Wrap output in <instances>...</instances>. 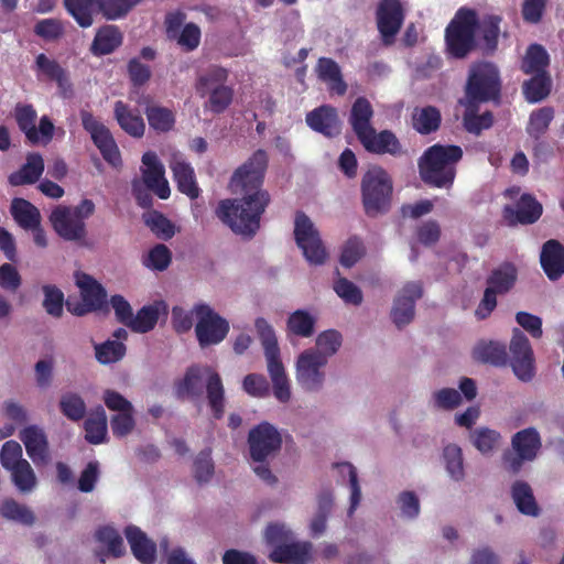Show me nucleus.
<instances>
[{"label":"nucleus","mask_w":564,"mask_h":564,"mask_svg":"<svg viewBox=\"0 0 564 564\" xmlns=\"http://www.w3.org/2000/svg\"><path fill=\"white\" fill-rule=\"evenodd\" d=\"M143 0H102L101 15L109 21L126 18Z\"/></svg>","instance_id":"nucleus-54"},{"label":"nucleus","mask_w":564,"mask_h":564,"mask_svg":"<svg viewBox=\"0 0 564 564\" xmlns=\"http://www.w3.org/2000/svg\"><path fill=\"white\" fill-rule=\"evenodd\" d=\"M441 122V111L434 106L416 107L412 112V127L421 134L435 132Z\"/></svg>","instance_id":"nucleus-40"},{"label":"nucleus","mask_w":564,"mask_h":564,"mask_svg":"<svg viewBox=\"0 0 564 564\" xmlns=\"http://www.w3.org/2000/svg\"><path fill=\"white\" fill-rule=\"evenodd\" d=\"M79 115L83 128L90 134L104 160L115 167L121 165V154L110 130L91 112L82 110Z\"/></svg>","instance_id":"nucleus-14"},{"label":"nucleus","mask_w":564,"mask_h":564,"mask_svg":"<svg viewBox=\"0 0 564 564\" xmlns=\"http://www.w3.org/2000/svg\"><path fill=\"white\" fill-rule=\"evenodd\" d=\"M500 434L488 427H480L471 433L474 446L481 453L491 452L498 444Z\"/></svg>","instance_id":"nucleus-64"},{"label":"nucleus","mask_w":564,"mask_h":564,"mask_svg":"<svg viewBox=\"0 0 564 564\" xmlns=\"http://www.w3.org/2000/svg\"><path fill=\"white\" fill-rule=\"evenodd\" d=\"M361 202L365 214L370 218L387 214L391 207L393 183L381 166L369 169L361 180Z\"/></svg>","instance_id":"nucleus-4"},{"label":"nucleus","mask_w":564,"mask_h":564,"mask_svg":"<svg viewBox=\"0 0 564 564\" xmlns=\"http://www.w3.org/2000/svg\"><path fill=\"white\" fill-rule=\"evenodd\" d=\"M14 118L29 143L47 145L53 140L55 128L52 120L47 116H43L40 119L39 128H36L37 113L32 105H17Z\"/></svg>","instance_id":"nucleus-12"},{"label":"nucleus","mask_w":564,"mask_h":564,"mask_svg":"<svg viewBox=\"0 0 564 564\" xmlns=\"http://www.w3.org/2000/svg\"><path fill=\"white\" fill-rule=\"evenodd\" d=\"M463 154V149L455 144L436 143L429 147L417 163L421 180L430 187L451 189Z\"/></svg>","instance_id":"nucleus-3"},{"label":"nucleus","mask_w":564,"mask_h":564,"mask_svg":"<svg viewBox=\"0 0 564 564\" xmlns=\"http://www.w3.org/2000/svg\"><path fill=\"white\" fill-rule=\"evenodd\" d=\"M126 351V345L118 340H106L102 344L95 345L96 359L102 365L121 360L124 357Z\"/></svg>","instance_id":"nucleus-56"},{"label":"nucleus","mask_w":564,"mask_h":564,"mask_svg":"<svg viewBox=\"0 0 564 564\" xmlns=\"http://www.w3.org/2000/svg\"><path fill=\"white\" fill-rule=\"evenodd\" d=\"M423 295L422 285L417 282L406 283L394 300L391 318L400 329L410 324L415 314V301Z\"/></svg>","instance_id":"nucleus-19"},{"label":"nucleus","mask_w":564,"mask_h":564,"mask_svg":"<svg viewBox=\"0 0 564 564\" xmlns=\"http://www.w3.org/2000/svg\"><path fill=\"white\" fill-rule=\"evenodd\" d=\"M501 79L498 67L490 62L474 64L465 87V100L471 104L500 99Z\"/></svg>","instance_id":"nucleus-7"},{"label":"nucleus","mask_w":564,"mask_h":564,"mask_svg":"<svg viewBox=\"0 0 564 564\" xmlns=\"http://www.w3.org/2000/svg\"><path fill=\"white\" fill-rule=\"evenodd\" d=\"M101 1L102 0H63L68 14L84 29L93 25L94 15L96 13H101Z\"/></svg>","instance_id":"nucleus-32"},{"label":"nucleus","mask_w":564,"mask_h":564,"mask_svg":"<svg viewBox=\"0 0 564 564\" xmlns=\"http://www.w3.org/2000/svg\"><path fill=\"white\" fill-rule=\"evenodd\" d=\"M514 452H506L502 456L505 468L516 475L524 462L533 460L541 447V438L534 427H528L517 432L511 440Z\"/></svg>","instance_id":"nucleus-10"},{"label":"nucleus","mask_w":564,"mask_h":564,"mask_svg":"<svg viewBox=\"0 0 564 564\" xmlns=\"http://www.w3.org/2000/svg\"><path fill=\"white\" fill-rule=\"evenodd\" d=\"M126 539L134 557L142 564H154L156 560V545L147 534L135 525H128L124 530Z\"/></svg>","instance_id":"nucleus-25"},{"label":"nucleus","mask_w":564,"mask_h":564,"mask_svg":"<svg viewBox=\"0 0 564 564\" xmlns=\"http://www.w3.org/2000/svg\"><path fill=\"white\" fill-rule=\"evenodd\" d=\"M42 291L44 293L43 307L45 312L55 318H59L63 315L64 293L56 285L51 284L43 285Z\"/></svg>","instance_id":"nucleus-58"},{"label":"nucleus","mask_w":564,"mask_h":564,"mask_svg":"<svg viewBox=\"0 0 564 564\" xmlns=\"http://www.w3.org/2000/svg\"><path fill=\"white\" fill-rule=\"evenodd\" d=\"M170 167L173 173V178L176 182L177 189L191 199H196L200 194V189L196 183L195 172L191 164L180 156L174 155L170 163Z\"/></svg>","instance_id":"nucleus-28"},{"label":"nucleus","mask_w":564,"mask_h":564,"mask_svg":"<svg viewBox=\"0 0 564 564\" xmlns=\"http://www.w3.org/2000/svg\"><path fill=\"white\" fill-rule=\"evenodd\" d=\"M365 252L366 249L362 240L357 236H352L343 247L340 263L346 268H351L364 257Z\"/></svg>","instance_id":"nucleus-61"},{"label":"nucleus","mask_w":564,"mask_h":564,"mask_svg":"<svg viewBox=\"0 0 564 564\" xmlns=\"http://www.w3.org/2000/svg\"><path fill=\"white\" fill-rule=\"evenodd\" d=\"M196 315L195 335L200 348L220 344L228 335L230 326L208 304L199 303L194 306Z\"/></svg>","instance_id":"nucleus-8"},{"label":"nucleus","mask_w":564,"mask_h":564,"mask_svg":"<svg viewBox=\"0 0 564 564\" xmlns=\"http://www.w3.org/2000/svg\"><path fill=\"white\" fill-rule=\"evenodd\" d=\"M312 543L293 542L278 545L269 554V560L280 564H308L312 561Z\"/></svg>","instance_id":"nucleus-24"},{"label":"nucleus","mask_w":564,"mask_h":564,"mask_svg":"<svg viewBox=\"0 0 564 564\" xmlns=\"http://www.w3.org/2000/svg\"><path fill=\"white\" fill-rule=\"evenodd\" d=\"M20 440L25 446L26 454L35 465H44L48 458V444L43 430L35 425L22 430Z\"/></svg>","instance_id":"nucleus-26"},{"label":"nucleus","mask_w":564,"mask_h":564,"mask_svg":"<svg viewBox=\"0 0 564 564\" xmlns=\"http://www.w3.org/2000/svg\"><path fill=\"white\" fill-rule=\"evenodd\" d=\"M365 150L372 154H390L394 158L404 154L402 144L391 130L377 132L375 128L358 139Z\"/></svg>","instance_id":"nucleus-22"},{"label":"nucleus","mask_w":564,"mask_h":564,"mask_svg":"<svg viewBox=\"0 0 564 564\" xmlns=\"http://www.w3.org/2000/svg\"><path fill=\"white\" fill-rule=\"evenodd\" d=\"M0 512L3 518L18 521L23 524L30 525L34 522L33 512L13 499L4 500L0 507Z\"/></svg>","instance_id":"nucleus-57"},{"label":"nucleus","mask_w":564,"mask_h":564,"mask_svg":"<svg viewBox=\"0 0 564 564\" xmlns=\"http://www.w3.org/2000/svg\"><path fill=\"white\" fill-rule=\"evenodd\" d=\"M228 75L226 68L213 65L196 79L197 95L202 98L208 96L204 108L215 115L225 112L234 100V89L226 85Z\"/></svg>","instance_id":"nucleus-6"},{"label":"nucleus","mask_w":564,"mask_h":564,"mask_svg":"<svg viewBox=\"0 0 564 564\" xmlns=\"http://www.w3.org/2000/svg\"><path fill=\"white\" fill-rule=\"evenodd\" d=\"M85 440L89 444H101L107 438V415L105 409L97 406L84 422Z\"/></svg>","instance_id":"nucleus-37"},{"label":"nucleus","mask_w":564,"mask_h":564,"mask_svg":"<svg viewBox=\"0 0 564 564\" xmlns=\"http://www.w3.org/2000/svg\"><path fill=\"white\" fill-rule=\"evenodd\" d=\"M267 364L275 399L282 403L289 402L291 399L290 381L281 358L268 361Z\"/></svg>","instance_id":"nucleus-47"},{"label":"nucleus","mask_w":564,"mask_h":564,"mask_svg":"<svg viewBox=\"0 0 564 564\" xmlns=\"http://www.w3.org/2000/svg\"><path fill=\"white\" fill-rule=\"evenodd\" d=\"M50 221L55 232L64 240L85 245L86 224L82 217L74 214L72 207L64 205L55 207L51 213Z\"/></svg>","instance_id":"nucleus-17"},{"label":"nucleus","mask_w":564,"mask_h":564,"mask_svg":"<svg viewBox=\"0 0 564 564\" xmlns=\"http://www.w3.org/2000/svg\"><path fill=\"white\" fill-rule=\"evenodd\" d=\"M163 302L142 306L128 323V328L138 334H145L154 329L160 318V306Z\"/></svg>","instance_id":"nucleus-38"},{"label":"nucleus","mask_w":564,"mask_h":564,"mask_svg":"<svg viewBox=\"0 0 564 564\" xmlns=\"http://www.w3.org/2000/svg\"><path fill=\"white\" fill-rule=\"evenodd\" d=\"M206 376V398L215 420L225 413V388L221 377L209 366L192 365L183 378L174 382V393L178 400L196 399L203 392V378Z\"/></svg>","instance_id":"nucleus-2"},{"label":"nucleus","mask_w":564,"mask_h":564,"mask_svg":"<svg viewBox=\"0 0 564 564\" xmlns=\"http://www.w3.org/2000/svg\"><path fill=\"white\" fill-rule=\"evenodd\" d=\"M543 214L542 204L532 195L524 193L514 205H506L502 208V218L507 226H528L535 224Z\"/></svg>","instance_id":"nucleus-18"},{"label":"nucleus","mask_w":564,"mask_h":564,"mask_svg":"<svg viewBox=\"0 0 564 564\" xmlns=\"http://www.w3.org/2000/svg\"><path fill=\"white\" fill-rule=\"evenodd\" d=\"M555 117V110L551 106H544L533 110L525 126L527 134L534 141L542 139L550 129Z\"/></svg>","instance_id":"nucleus-35"},{"label":"nucleus","mask_w":564,"mask_h":564,"mask_svg":"<svg viewBox=\"0 0 564 564\" xmlns=\"http://www.w3.org/2000/svg\"><path fill=\"white\" fill-rule=\"evenodd\" d=\"M248 446L251 459L263 463L281 449L282 435L273 424L263 421L249 431Z\"/></svg>","instance_id":"nucleus-13"},{"label":"nucleus","mask_w":564,"mask_h":564,"mask_svg":"<svg viewBox=\"0 0 564 564\" xmlns=\"http://www.w3.org/2000/svg\"><path fill=\"white\" fill-rule=\"evenodd\" d=\"M373 117V108L366 97H358L350 109L349 123L357 139L361 138L366 132L371 130V119Z\"/></svg>","instance_id":"nucleus-33"},{"label":"nucleus","mask_w":564,"mask_h":564,"mask_svg":"<svg viewBox=\"0 0 564 564\" xmlns=\"http://www.w3.org/2000/svg\"><path fill=\"white\" fill-rule=\"evenodd\" d=\"M477 361L494 366H506L508 364V351L506 345L498 341H481L473 351Z\"/></svg>","instance_id":"nucleus-44"},{"label":"nucleus","mask_w":564,"mask_h":564,"mask_svg":"<svg viewBox=\"0 0 564 564\" xmlns=\"http://www.w3.org/2000/svg\"><path fill=\"white\" fill-rule=\"evenodd\" d=\"M58 405L63 415L73 422H78L85 417L86 403L84 399L77 393H64L61 397Z\"/></svg>","instance_id":"nucleus-53"},{"label":"nucleus","mask_w":564,"mask_h":564,"mask_svg":"<svg viewBox=\"0 0 564 564\" xmlns=\"http://www.w3.org/2000/svg\"><path fill=\"white\" fill-rule=\"evenodd\" d=\"M404 9L400 0H380L376 10L377 28L382 43L387 46L394 43L397 34L404 22Z\"/></svg>","instance_id":"nucleus-16"},{"label":"nucleus","mask_w":564,"mask_h":564,"mask_svg":"<svg viewBox=\"0 0 564 564\" xmlns=\"http://www.w3.org/2000/svg\"><path fill=\"white\" fill-rule=\"evenodd\" d=\"M142 181L149 191L159 198L167 199L171 194L170 185L165 178V170L155 152L148 151L142 155Z\"/></svg>","instance_id":"nucleus-20"},{"label":"nucleus","mask_w":564,"mask_h":564,"mask_svg":"<svg viewBox=\"0 0 564 564\" xmlns=\"http://www.w3.org/2000/svg\"><path fill=\"white\" fill-rule=\"evenodd\" d=\"M123 42V34L119 26L106 24L100 26L93 40L90 52L95 56H104L113 53Z\"/></svg>","instance_id":"nucleus-29"},{"label":"nucleus","mask_w":564,"mask_h":564,"mask_svg":"<svg viewBox=\"0 0 564 564\" xmlns=\"http://www.w3.org/2000/svg\"><path fill=\"white\" fill-rule=\"evenodd\" d=\"M341 346V335L336 329H327L322 332L316 338L315 350L318 354H323L325 359L335 355Z\"/></svg>","instance_id":"nucleus-59"},{"label":"nucleus","mask_w":564,"mask_h":564,"mask_svg":"<svg viewBox=\"0 0 564 564\" xmlns=\"http://www.w3.org/2000/svg\"><path fill=\"white\" fill-rule=\"evenodd\" d=\"M518 279V270L511 262H503L494 269L487 276V288L496 291L500 295L509 293Z\"/></svg>","instance_id":"nucleus-34"},{"label":"nucleus","mask_w":564,"mask_h":564,"mask_svg":"<svg viewBox=\"0 0 564 564\" xmlns=\"http://www.w3.org/2000/svg\"><path fill=\"white\" fill-rule=\"evenodd\" d=\"M541 267L546 276L555 281L564 273V246L551 239L544 242L540 254Z\"/></svg>","instance_id":"nucleus-27"},{"label":"nucleus","mask_w":564,"mask_h":564,"mask_svg":"<svg viewBox=\"0 0 564 564\" xmlns=\"http://www.w3.org/2000/svg\"><path fill=\"white\" fill-rule=\"evenodd\" d=\"M144 221L152 232L164 240L172 238L175 234L174 225L159 212L151 213Z\"/></svg>","instance_id":"nucleus-63"},{"label":"nucleus","mask_w":564,"mask_h":564,"mask_svg":"<svg viewBox=\"0 0 564 564\" xmlns=\"http://www.w3.org/2000/svg\"><path fill=\"white\" fill-rule=\"evenodd\" d=\"M508 364L514 376L523 382H530L535 376V358L532 346L529 338L519 328L512 329Z\"/></svg>","instance_id":"nucleus-11"},{"label":"nucleus","mask_w":564,"mask_h":564,"mask_svg":"<svg viewBox=\"0 0 564 564\" xmlns=\"http://www.w3.org/2000/svg\"><path fill=\"white\" fill-rule=\"evenodd\" d=\"M550 56L541 44H531L523 57L521 69L524 74L547 73Z\"/></svg>","instance_id":"nucleus-49"},{"label":"nucleus","mask_w":564,"mask_h":564,"mask_svg":"<svg viewBox=\"0 0 564 564\" xmlns=\"http://www.w3.org/2000/svg\"><path fill=\"white\" fill-rule=\"evenodd\" d=\"M533 76L523 83L522 89L527 101L531 104L545 99L552 88V79L549 73L532 74Z\"/></svg>","instance_id":"nucleus-48"},{"label":"nucleus","mask_w":564,"mask_h":564,"mask_svg":"<svg viewBox=\"0 0 564 564\" xmlns=\"http://www.w3.org/2000/svg\"><path fill=\"white\" fill-rule=\"evenodd\" d=\"M501 18L489 15L479 24L481 32V50L486 55H491L498 47Z\"/></svg>","instance_id":"nucleus-51"},{"label":"nucleus","mask_w":564,"mask_h":564,"mask_svg":"<svg viewBox=\"0 0 564 564\" xmlns=\"http://www.w3.org/2000/svg\"><path fill=\"white\" fill-rule=\"evenodd\" d=\"M8 471H10L12 482L19 491L30 492L35 488L37 484L36 476L26 459L20 462L17 466H12Z\"/></svg>","instance_id":"nucleus-52"},{"label":"nucleus","mask_w":564,"mask_h":564,"mask_svg":"<svg viewBox=\"0 0 564 564\" xmlns=\"http://www.w3.org/2000/svg\"><path fill=\"white\" fill-rule=\"evenodd\" d=\"M77 284L80 289L83 302L90 306V310L98 311L102 308L107 300V292L99 282L84 273L78 279Z\"/></svg>","instance_id":"nucleus-36"},{"label":"nucleus","mask_w":564,"mask_h":564,"mask_svg":"<svg viewBox=\"0 0 564 564\" xmlns=\"http://www.w3.org/2000/svg\"><path fill=\"white\" fill-rule=\"evenodd\" d=\"M35 69L37 78L44 76L45 79L55 82L61 89L69 86L67 72L57 61L47 57L44 53L35 57Z\"/></svg>","instance_id":"nucleus-39"},{"label":"nucleus","mask_w":564,"mask_h":564,"mask_svg":"<svg viewBox=\"0 0 564 564\" xmlns=\"http://www.w3.org/2000/svg\"><path fill=\"white\" fill-rule=\"evenodd\" d=\"M327 364L325 356L315 349L304 350L296 361V380L299 384L310 392H317L322 389L325 373L322 370Z\"/></svg>","instance_id":"nucleus-15"},{"label":"nucleus","mask_w":564,"mask_h":564,"mask_svg":"<svg viewBox=\"0 0 564 564\" xmlns=\"http://www.w3.org/2000/svg\"><path fill=\"white\" fill-rule=\"evenodd\" d=\"M334 291L345 303L360 305L364 296L361 290L346 278H338L334 283Z\"/></svg>","instance_id":"nucleus-62"},{"label":"nucleus","mask_w":564,"mask_h":564,"mask_svg":"<svg viewBox=\"0 0 564 564\" xmlns=\"http://www.w3.org/2000/svg\"><path fill=\"white\" fill-rule=\"evenodd\" d=\"M460 104H464L466 107L463 116V124L469 133L478 135L482 130L489 129L494 124L491 111H485L481 115L477 113L479 104H471L467 100H460Z\"/></svg>","instance_id":"nucleus-45"},{"label":"nucleus","mask_w":564,"mask_h":564,"mask_svg":"<svg viewBox=\"0 0 564 564\" xmlns=\"http://www.w3.org/2000/svg\"><path fill=\"white\" fill-rule=\"evenodd\" d=\"M294 238L297 247L303 251L305 259L315 265L323 264L327 258V251L319 237L318 230L310 217L297 212L294 221Z\"/></svg>","instance_id":"nucleus-9"},{"label":"nucleus","mask_w":564,"mask_h":564,"mask_svg":"<svg viewBox=\"0 0 564 564\" xmlns=\"http://www.w3.org/2000/svg\"><path fill=\"white\" fill-rule=\"evenodd\" d=\"M202 37L200 29L194 22L184 24L181 32L172 40H175L184 52H193L199 46Z\"/></svg>","instance_id":"nucleus-60"},{"label":"nucleus","mask_w":564,"mask_h":564,"mask_svg":"<svg viewBox=\"0 0 564 564\" xmlns=\"http://www.w3.org/2000/svg\"><path fill=\"white\" fill-rule=\"evenodd\" d=\"M144 115L149 127L158 133H166L173 130L176 118L175 112L160 105H148L144 109Z\"/></svg>","instance_id":"nucleus-42"},{"label":"nucleus","mask_w":564,"mask_h":564,"mask_svg":"<svg viewBox=\"0 0 564 564\" xmlns=\"http://www.w3.org/2000/svg\"><path fill=\"white\" fill-rule=\"evenodd\" d=\"M478 26V15L474 9H458L445 29L447 54L457 59L467 57L476 47V31Z\"/></svg>","instance_id":"nucleus-5"},{"label":"nucleus","mask_w":564,"mask_h":564,"mask_svg":"<svg viewBox=\"0 0 564 564\" xmlns=\"http://www.w3.org/2000/svg\"><path fill=\"white\" fill-rule=\"evenodd\" d=\"M10 210L13 219L23 229L29 230L41 224L40 210L24 198H13Z\"/></svg>","instance_id":"nucleus-43"},{"label":"nucleus","mask_w":564,"mask_h":564,"mask_svg":"<svg viewBox=\"0 0 564 564\" xmlns=\"http://www.w3.org/2000/svg\"><path fill=\"white\" fill-rule=\"evenodd\" d=\"M316 317L305 310L292 312L286 319V333L301 338H310L315 333Z\"/></svg>","instance_id":"nucleus-41"},{"label":"nucleus","mask_w":564,"mask_h":564,"mask_svg":"<svg viewBox=\"0 0 564 564\" xmlns=\"http://www.w3.org/2000/svg\"><path fill=\"white\" fill-rule=\"evenodd\" d=\"M306 124L326 138H335L341 132L338 110L330 105H322L306 113Z\"/></svg>","instance_id":"nucleus-21"},{"label":"nucleus","mask_w":564,"mask_h":564,"mask_svg":"<svg viewBox=\"0 0 564 564\" xmlns=\"http://www.w3.org/2000/svg\"><path fill=\"white\" fill-rule=\"evenodd\" d=\"M511 497L522 514L530 517L539 516L540 508L528 482L517 480L511 487Z\"/></svg>","instance_id":"nucleus-46"},{"label":"nucleus","mask_w":564,"mask_h":564,"mask_svg":"<svg viewBox=\"0 0 564 564\" xmlns=\"http://www.w3.org/2000/svg\"><path fill=\"white\" fill-rule=\"evenodd\" d=\"M445 468L452 479L459 481L464 478L463 453L459 446L449 444L443 449Z\"/></svg>","instance_id":"nucleus-55"},{"label":"nucleus","mask_w":564,"mask_h":564,"mask_svg":"<svg viewBox=\"0 0 564 564\" xmlns=\"http://www.w3.org/2000/svg\"><path fill=\"white\" fill-rule=\"evenodd\" d=\"M254 327L263 346L267 362L280 359V348L273 327L263 317L256 319Z\"/></svg>","instance_id":"nucleus-50"},{"label":"nucleus","mask_w":564,"mask_h":564,"mask_svg":"<svg viewBox=\"0 0 564 564\" xmlns=\"http://www.w3.org/2000/svg\"><path fill=\"white\" fill-rule=\"evenodd\" d=\"M268 164L267 151H254L229 180L230 192L240 197L221 199L215 209L217 218L235 234L252 238L260 229L261 217L271 202L263 188Z\"/></svg>","instance_id":"nucleus-1"},{"label":"nucleus","mask_w":564,"mask_h":564,"mask_svg":"<svg viewBox=\"0 0 564 564\" xmlns=\"http://www.w3.org/2000/svg\"><path fill=\"white\" fill-rule=\"evenodd\" d=\"M113 118L120 129L134 139H141L145 133V122L138 109L131 108L122 100L113 104Z\"/></svg>","instance_id":"nucleus-23"},{"label":"nucleus","mask_w":564,"mask_h":564,"mask_svg":"<svg viewBox=\"0 0 564 564\" xmlns=\"http://www.w3.org/2000/svg\"><path fill=\"white\" fill-rule=\"evenodd\" d=\"M44 172V160L40 153L32 152L26 155V162L8 177L11 186H21L36 183Z\"/></svg>","instance_id":"nucleus-30"},{"label":"nucleus","mask_w":564,"mask_h":564,"mask_svg":"<svg viewBox=\"0 0 564 564\" xmlns=\"http://www.w3.org/2000/svg\"><path fill=\"white\" fill-rule=\"evenodd\" d=\"M318 78L328 85L332 93L343 96L347 91L339 65L330 57H319L316 64Z\"/></svg>","instance_id":"nucleus-31"}]
</instances>
